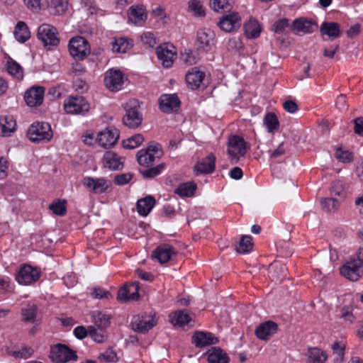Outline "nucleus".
Segmentation results:
<instances>
[{
  "mask_svg": "<svg viewBox=\"0 0 363 363\" xmlns=\"http://www.w3.org/2000/svg\"><path fill=\"white\" fill-rule=\"evenodd\" d=\"M125 113L123 117V124L130 128H137L143 122L140 102L137 99H130L124 106Z\"/></svg>",
  "mask_w": 363,
  "mask_h": 363,
  "instance_id": "nucleus-1",
  "label": "nucleus"
},
{
  "mask_svg": "<svg viewBox=\"0 0 363 363\" xmlns=\"http://www.w3.org/2000/svg\"><path fill=\"white\" fill-rule=\"evenodd\" d=\"M162 155V146L157 143L151 141L145 148H143L137 152L136 157L140 165L149 167L156 159H160Z\"/></svg>",
  "mask_w": 363,
  "mask_h": 363,
  "instance_id": "nucleus-2",
  "label": "nucleus"
},
{
  "mask_svg": "<svg viewBox=\"0 0 363 363\" xmlns=\"http://www.w3.org/2000/svg\"><path fill=\"white\" fill-rule=\"evenodd\" d=\"M28 136L33 142H48L52 139L53 134L48 123L37 122L29 127Z\"/></svg>",
  "mask_w": 363,
  "mask_h": 363,
  "instance_id": "nucleus-3",
  "label": "nucleus"
},
{
  "mask_svg": "<svg viewBox=\"0 0 363 363\" xmlns=\"http://www.w3.org/2000/svg\"><path fill=\"white\" fill-rule=\"evenodd\" d=\"M64 109L68 114L84 116L89 112L90 105L82 96H71L65 101Z\"/></svg>",
  "mask_w": 363,
  "mask_h": 363,
  "instance_id": "nucleus-4",
  "label": "nucleus"
},
{
  "mask_svg": "<svg viewBox=\"0 0 363 363\" xmlns=\"http://www.w3.org/2000/svg\"><path fill=\"white\" fill-rule=\"evenodd\" d=\"M69 51L74 58L82 60L90 54V46L84 38L77 36L69 40Z\"/></svg>",
  "mask_w": 363,
  "mask_h": 363,
  "instance_id": "nucleus-5",
  "label": "nucleus"
},
{
  "mask_svg": "<svg viewBox=\"0 0 363 363\" xmlns=\"http://www.w3.org/2000/svg\"><path fill=\"white\" fill-rule=\"evenodd\" d=\"M37 37L45 47L57 46L60 43L57 28L50 24L44 23L40 26Z\"/></svg>",
  "mask_w": 363,
  "mask_h": 363,
  "instance_id": "nucleus-6",
  "label": "nucleus"
},
{
  "mask_svg": "<svg viewBox=\"0 0 363 363\" xmlns=\"http://www.w3.org/2000/svg\"><path fill=\"white\" fill-rule=\"evenodd\" d=\"M340 272L346 279L356 281L363 274V261L350 259L340 268Z\"/></svg>",
  "mask_w": 363,
  "mask_h": 363,
  "instance_id": "nucleus-7",
  "label": "nucleus"
},
{
  "mask_svg": "<svg viewBox=\"0 0 363 363\" xmlns=\"http://www.w3.org/2000/svg\"><path fill=\"white\" fill-rule=\"evenodd\" d=\"M49 357L55 363H65L71 360L75 361L77 359V355L74 351L61 344L51 347Z\"/></svg>",
  "mask_w": 363,
  "mask_h": 363,
  "instance_id": "nucleus-8",
  "label": "nucleus"
},
{
  "mask_svg": "<svg viewBox=\"0 0 363 363\" xmlns=\"http://www.w3.org/2000/svg\"><path fill=\"white\" fill-rule=\"evenodd\" d=\"M156 324L157 320L155 317L147 314L135 315L131 320L133 330L140 333L147 332Z\"/></svg>",
  "mask_w": 363,
  "mask_h": 363,
  "instance_id": "nucleus-9",
  "label": "nucleus"
},
{
  "mask_svg": "<svg viewBox=\"0 0 363 363\" xmlns=\"http://www.w3.org/2000/svg\"><path fill=\"white\" fill-rule=\"evenodd\" d=\"M40 277V272L37 268L25 264L18 270L16 279L20 284L28 285L37 281Z\"/></svg>",
  "mask_w": 363,
  "mask_h": 363,
  "instance_id": "nucleus-10",
  "label": "nucleus"
},
{
  "mask_svg": "<svg viewBox=\"0 0 363 363\" xmlns=\"http://www.w3.org/2000/svg\"><path fill=\"white\" fill-rule=\"evenodd\" d=\"M123 82V74L121 70L111 69L106 72L104 83L110 91H119L121 89Z\"/></svg>",
  "mask_w": 363,
  "mask_h": 363,
  "instance_id": "nucleus-11",
  "label": "nucleus"
},
{
  "mask_svg": "<svg viewBox=\"0 0 363 363\" xmlns=\"http://www.w3.org/2000/svg\"><path fill=\"white\" fill-rule=\"evenodd\" d=\"M156 53L158 59L164 67L169 68L172 67L176 56L174 47L172 45L168 43L160 45L157 48Z\"/></svg>",
  "mask_w": 363,
  "mask_h": 363,
  "instance_id": "nucleus-12",
  "label": "nucleus"
},
{
  "mask_svg": "<svg viewBox=\"0 0 363 363\" xmlns=\"http://www.w3.org/2000/svg\"><path fill=\"white\" fill-rule=\"evenodd\" d=\"M120 137L119 130L115 128H108L98 134L97 141L104 148L114 146Z\"/></svg>",
  "mask_w": 363,
  "mask_h": 363,
  "instance_id": "nucleus-13",
  "label": "nucleus"
},
{
  "mask_svg": "<svg viewBox=\"0 0 363 363\" xmlns=\"http://www.w3.org/2000/svg\"><path fill=\"white\" fill-rule=\"evenodd\" d=\"M317 28L318 24L316 22L305 17L296 18L290 26L291 30L295 34H298L299 33L304 34L311 33Z\"/></svg>",
  "mask_w": 363,
  "mask_h": 363,
  "instance_id": "nucleus-14",
  "label": "nucleus"
},
{
  "mask_svg": "<svg viewBox=\"0 0 363 363\" xmlns=\"http://www.w3.org/2000/svg\"><path fill=\"white\" fill-rule=\"evenodd\" d=\"M246 152V143L243 138L237 135L229 138L228 153L232 158L238 160L240 156H244Z\"/></svg>",
  "mask_w": 363,
  "mask_h": 363,
  "instance_id": "nucleus-15",
  "label": "nucleus"
},
{
  "mask_svg": "<svg viewBox=\"0 0 363 363\" xmlns=\"http://www.w3.org/2000/svg\"><path fill=\"white\" fill-rule=\"evenodd\" d=\"M139 297V283L126 284L118 291L117 299L121 302L137 300Z\"/></svg>",
  "mask_w": 363,
  "mask_h": 363,
  "instance_id": "nucleus-16",
  "label": "nucleus"
},
{
  "mask_svg": "<svg viewBox=\"0 0 363 363\" xmlns=\"http://www.w3.org/2000/svg\"><path fill=\"white\" fill-rule=\"evenodd\" d=\"M215 43V34L209 29H202L198 31L196 44L199 49L208 52Z\"/></svg>",
  "mask_w": 363,
  "mask_h": 363,
  "instance_id": "nucleus-17",
  "label": "nucleus"
},
{
  "mask_svg": "<svg viewBox=\"0 0 363 363\" xmlns=\"http://www.w3.org/2000/svg\"><path fill=\"white\" fill-rule=\"evenodd\" d=\"M45 89L43 86H33L27 90L24 95L28 106L33 107L42 104L43 101Z\"/></svg>",
  "mask_w": 363,
  "mask_h": 363,
  "instance_id": "nucleus-18",
  "label": "nucleus"
},
{
  "mask_svg": "<svg viewBox=\"0 0 363 363\" xmlns=\"http://www.w3.org/2000/svg\"><path fill=\"white\" fill-rule=\"evenodd\" d=\"M218 26L225 32H231L241 26V18L238 13L233 12L224 16L218 23Z\"/></svg>",
  "mask_w": 363,
  "mask_h": 363,
  "instance_id": "nucleus-19",
  "label": "nucleus"
},
{
  "mask_svg": "<svg viewBox=\"0 0 363 363\" xmlns=\"http://www.w3.org/2000/svg\"><path fill=\"white\" fill-rule=\"evenodd\" d=\"M218 341L217 337L208 332L196 331L192 336V343L200 348L217 344Z\"/></svg>",
  "mask_w": 363,
  "mask_h": 363,
  "instance_id": "nucleus-20",
  "label": "nucleus"
},
{
  "mask_svg": "<svg viewBox=\"0 0 363 363\" xmlns=\"http://www.w3.org/2000/svg\"><path fill=\"white\" fill-rule=\"evenodd\" d=\"M160 108L164 113H171L179 108L180 101L176 94H163L159 99Z\"/></svg>",
  "mask_w": 363,
  "mask_h": 363,
  "instance_id": "nucleus-21",
  "label": "nucleus"
},
{
  "mask_svg": "<svg viewBox=\"0 0 363 363\" xmlns=\"http://www.w3.org/2000/svg\"><path fill=\"white\" fill-rule=\"evenodd\" d=\"M83 184L90 191L95 194H102L108 188V182L104 178L85 177Z\"/></svg>",
  "mask_w": 363,
  "mask_h": 363,
  "instance_id": "nucleus-22",
  "label": "nucleus"
},
{
  "mask_svg": "<svg viewBox=\"0 0 363 363\" xmlns=\"http://www.w3.org/2000/svg\"><path fill=\"white\" fill-rule=\"evenodd\" d=\"M277 324L269 320L261 323L255 330V335L257 338L266 340L277 333Z\"/></svg>",
  "mask_w": 363,
  "mask_h": 363,
  "instance_id": "nucleus-23",
  "label": "nucleus"
},
{
  "mask_svg": "<svg viewBox=\"0 0 363 363\" xmlns=\"http://www.w3.org/2000/svg\"><path fill=\"white\" fill-rule=\"evenodd\" d=\"M216 157L213 153H210L207 157L197 162L195 165L196 174H209L215 170Z\"/></svg>",
  "mask_w": 363,
  "mask_h": 363,
  "instance_id": "nucleus-24",
  "label": "nucleus"
},
{
  "mask_svg": "<svg viewBox=\"0 0 363 363\" xmlns=\"http://www.w3.org/2000/svg\"><path fill=\"white\" fill-rule=\"evenodd\" d=\"M104 166L111 170H118L123 167V158L112 151L106 152L103 157Z\"/></svg>",
  "mask_w": 363,
  "mask_h": 363,
  "instance_id": "nucleus-25",
  "label": "nucleus"
},
{
  "mask_svg": "<svg viewBox=\"0 0 363 363\" xmlns=\"http://www.w3.org/2000/svg\"><path fill=\"white\" fill-rule=\"evenodd\" d=\"M175 251L172 247L168 245H160L157 247L152 252V257L157 259L160 263L167 262Z\"/></svg>",
  "mask_w": 363,
  "mask_h": 363,
  "instance_id": "nucleus-26",
  "label": "nucleus"
},
{
  "mask_svg": "<svg viewBox=\"0 0 363 363\" xmlns=\"http://www.w3.org/2000/svg\"><path fill=\"white\" fill-rule=\"evenodd\" d=\"M16 123L12 116L0 118V135L3 137L10 136L16 130Z\"/></svg>",
  "mask_w": 363,
  "mask_h": 363,
  "instance_id": "nucleus-27",
  "label": "nucleus"
},
{
  "mask_svg": "<svg viewBox=\"0 0 363 363\" xmlns=\"http://www.w3.org/2000/svg\"><path fill=\"white\" fill-rule=\"evenodd\" d=\"M204 76V73L199 70L197 67H193L186 74V81L192 89H195L200 86Z\"/></svg>",
  "mask_w": 363,
  "mask_h": 363,
  "instance_id": "nucleus-28",
  "label": "nucleus"
},
{
  "mask_svg": "<svg viewBox=\"0 0 363 363\" xmlns=\"http://www.w3.org/2000/svg\"><path fill=\"white\" fill-rule=\"evenodd\" d=\"M269 277L275 282L281 281L286 277V267L278 262L269 265Z\"/></svg>",
  "mask_w": 363,
  "mask_h": 363,
  "instance_id": "nucleus-29",
  "label": "nucleus"
},
{
  "mask_svg": "<svg viewBox=\"0 0 363 363\" xmlns=\"http://www.w3.org/2000/svg\"><path fill=\"white\" fill-rule=\"evenodd\" d=\"M155 204V199L152 196H147L137 202V210L140 216H147Z\"/></svg>",
  "mask_w": 363,
  "mask_h": 363,
  "instance_id": "nucleus-30",
  "label": "nucleus"
},
{
  "mask_svg": "<svg viewBox=\"0 0 363 363\" xmlns=\"http://www.w3.org/2000/svg\"><path fill=\"white\" fill-rule=\"evenodd\" d=\"M208 363H228V354L219 347H212L207 352Z\"/></svg>",
  "mask_w": 363,
  "mask_h": 363,
  "instance_id": "nucleus-31",
  "label": "nucleus"
},
{
  "mask_svg": "<svg viewBox=\"0 0 363 363\" xmlns=\"http://www.w3.org/2000/svg\"><path fill=\"white\" fill-rule=\"evenodd\" d=\"M322 35H326L330 38H336L340 35V27L337 23L323 22L320 27Z\"/></svg>",
  "mask_w": 363,
  "mask_h": 363,
  "instance_id": "nucleus-32",
  "label": "nucleus"
},
{
  "mask_svg": "<svg viewBox=\"0 0 363 363\" xmlns=\"http://www.w3.org/2000/svg\"><path fill=\"white\" fill-rule=\"evenodd\" d=\"M112 50L113 52L118 53H125L133 46L131 40L125 38H114L111 43Z\"/></svg>",
  "mask_w": 363,
  "mask_h": 363,
  "instance_id": "nucleus-33",
  "label": "nucleus"
},
{
  "mask_svg": "<svg viewBox=\"0 0 363 363\" xmlns=\"http://www.w3.org/2000/svg\"><path fill=\"white\" fill-rule=\"evenodd\" d=\"M245 35L247 38H257L261 32L260 25L255 19L250 18L244 25Z\"/></svg>",
  "mask_w": 363,
  "mask_h": 363,
  "instance_id": "nucleus-34",
  "label": "nucleus"
},
{
  "mask_svg": "<svg viewBox=\"0 0 363 363\" xmlns=\"http://www.w3.org/2000/svg\"><path fill=\"white\" fill-rule=\"evenodd\" d=\"M22 320L34 323L37 320L38 307L35 304H28L21 309Z\"/></svg>",
  "mask_w": 363,
  "mask_h": 363,
  "instance_id": "nucleus-35",
  "label": "nucleus"
},
{
  "mask_svg": "<svg viewBox=\"0 0 363 363\" xmlns=\"http://www.w3.org/2000/svg\"><path fill=\"white\" fill-rule=\"evenodd\" d=\"M196 189V185L192 182H185L180 184L175 189L174 193L180 197L193 196Z\"/></svg>",
  "mask_w": 363,
  "mask_h": 363,
  "instance_id": "nucleus-36",
  "label": "nucleus"
},
{
  "mask_svg": "<svg viewBox=\"0 0 363 363\" xmlns=\"http://www.w3.org/2000/svg\"><path fill=\"white\" fill-rule=\"evenodd\" d=\"M13 35L15 38L20 43H25L30 36L27 25L23 21L18 22L15 27Z\"/></svg>",
  "mask_w": 363,
  "mask_h": 363,
  "instance_id": "nucleus-37",
  "label": "nucleus"
},
{
  "mask_svg": "<svg viewBox=\"0 0 363 363\" xmlns=\"http://www.w3.org/2000/svg\"><path fill=\"white\" fill-rule=\"evenodd\" d=\"M169 318L173 325L179 326H184L191 320L184 311H179L172 313L169 315Z\"/></svg>",
  "mask_w": 363,
  "mask_h": 363,
  "instance_id": "nucleus-38",
  "label": "nucleus"
},
{
  "mask_svg": "<svg viewBox=\"0 0 363 363\" xmlns=\"http://www.w3.org/2000/svg\"><path fill=\"white\" fill-rule=\"evenodd\" d=\"M145 140L143 135L140 133L135 134L133 136L123 140L122 145L125 149H135L140 146Z\"/></svg>",
  "mask_w": 363,
  "mask_h": 363,
  "instance_id": "nucleus-39",
  "label": "nucleus"
},
{
  "mask_svg": "<svg viewBox=\"0 0 363 363\" xmlns=\"http://www.w3.org/2000/svg\"><path fill=\"white\" fill-rule=\"evenodd\" d=\"M328 359L326 353L320 349L313 348L308 351L310 363H324Z\"/></svg>",
  "mask_w": 363,
  "mask_h": 363,
  "instance_id": "nucleus-40",
  "label": "nucleus"
},
{
  "mask_svg": "<svg viewBox=\"0 0 363 363\" xmlns=\"http://www.w3.org/2000/svg\"><path fill=\"white\" fill-rule=\"evenodd\" d=\"M253 247L252 238L250 235H243L236 247L238 253L245 254L250 252Z\"/></svg>",
  "mask_w": 363,
  "mask_h": 363,
  "instance_id": "nucleus-41",
  "label": "nucleus"
},
{
  "mask_svg": "<svg viewBox=\"0 0 363 363\" xmlns=\"http://www.w3.org/2000/svg\"><path fill=\"white\" fill-rule=\"evenodd\" d=\"M164 167V164L161 163L154 167H150L146 169H140L139 172L145 179H153L160 175Z\"/></svg>",
  "mask_w": 363,
  "mask_h": 363,
  "instance_id": "nucleus-42",
  "label": "nucleus"
},
{
  "mask_svg": "<svg viewBox=\"0 0 363 363\" xmlns=\"http://www.w3.org/2000/svg\"><path fill=\"white\" fill-rule=\"evenodd\" d=\"M233 4V0H211L210 6L215 11H229Z\"/></svg>",
  "mask_w": 363,
  "mask_h": 363,
  "instance_id": "nucleus-43",
  "label": "nucleus"
},
{
  "mask_svg": "<svg viewBox=\"0 0 363 363\" xmlns=\"http://www.w3.org/2000/svg\"><path fill=\"white\" fill-rule=\"evenodd\" d=\"M92 317L95 325L99 328V329L105 328L110 324L109 316L101 311L94 312Z\"/></svg>",
  "mask_w": 363,
  "mask_h": 363,
  "instance_id": "nucleus-44",
  "label": "nucleus"
},
{
  "mask_svg": "<svg viewBox=\"0 0 363 363\" xmlns=\"http://www.w3.org/2000/svg\"><path fill=\"white\" fill-rule=\"evenodd\" d=\"M264 123L269 133H273L279 128L278 118L275 113L272 112H269L265 115Z\"/></svg>",
  "mask_w": 363,
  "mask_h": 363,
  "instance_id": "nucleus-45",
  "label": "nucleus"
},
{
  "mask_svg": "<svg viewBox=\"0 0 363 363\" xmlns=\"http://www.w3.org/2000/svg\"><path fill=\"white\" fill-rule=\"evenodd\" d=\"M130 13L136 22L144 21L147 18V13L143 6L130 7Z\"/></svg>",
  "mask_w": 363,
  "mask_h": 363,
  "instance_id": "nucleus-46",
  "label": "nucleus"
},
{
  "mask_svg": "<svg viewBox=\"0 0 363 363\" xmlns=\"http://www.w3.org/2000/svg\"><path fill=\"white\" fill-rule=\"evenodd\" d=\"M101 329H96L94 326L89 327V335L96 342H104L107 336L104 330Z\"/></svg>",
  "mask_w": 363,
  "mask_h": 363,
  "instance_id": "nucleus-47",
  "label": "nucleus"
},
{
  "mask_svg": "<svg viewBox=\"0 0 363 363\" xmlns=\"http://www.w3.org/2000/svg\"><path fill=\"white\" fill-rule=\"evenodd\" d=\"M7 70L11 75L17 79L23 78V69L16 62L13 60L9 61L7 63Z\"/></svg>",
  "mask_w": 363,
  "mask_h": 363,
  "instance_id": "nucleus-48",
  "label": "nucleus"
},
{
  "mask_svg": "<svg viewBox=\"0 0 363 363\" xmlns=\"http://www.w3.org/2000/svg\"><path fill=\"white\" fill-rule=\"evenodd\" d=\"M335 157L341 162H351L354 160L353 154L349 150H343L341 147H337Z\"/></svg>",
  "mask_w": 363,
  "mask_h": 363,
  "instance_id": "nucleus-49",
  "label": "nucleus"
},
{
  "mask_svg": "<svg viewBox=\"0 0 363 363\" xmlns=\"http://www.w3.org/2000/svg\"><path fill=\"white\" fill-rule=\"evenodd\" d=\"M65 203V201L57 200L50 204L49 208L53 212L54 214L62 216L66 213Z\"/></svg>",
  "mask_w": 363,
  "mask_h": 363,
  "instance_id": "nucleus-50",
  "label": "nucleus"
},
{
  "mask_svg": "<svg viewBox=\"0 0 363 363\" xmlns=\"http://www.w3.org/2000/svg\"><path fill=\"white\" fill-rule=\"evenodd\" d=\"M181 58L187 65H195L199 60L198 55L190 50H185L184 52L182 53Z\"/></svg>",
  "mask_w": 363,
  "mask_h": 363,
  "instance_id": "nucleus-51",
  "label": "nucleus"
},
{
  "mask_svg": "<svg viewBox=\"0 0 363 363\" xmlns=\"http://www.w3.org/2000/svg\"><path fill=\"white\" fill-rule=\"evenodd\" d=\"M98 358L103 362H114L117 361V354L112 349H108L101 353Z\"/></svg>",
  "mask_w": 363,
  "mask_h": 363,
  "instance_id": "nucleus-52",
  "label": "nucleus"
},
{
  "mask_svg": "<svg viewBox=\"0 0 363 363\" xmlns=\"http://www.w3.org/2000/svg\"><path fill=\"white\" fill-rule=\"evenodd\" d=\"M142 43L148 48H152L157 44L156 38L151 32H145L140 36Z\"/></svg>",
  "mask_w": 363,
  "mask_h": 363,
  "instance_id": "nucleus-53",
  "label": "nucleus"
},
{
  "mask_svg": "<svg viewBox=\"0 0 363 363\" xmlns=\"http://www.w3.org/2000/svg\"><path fill=\"white\" fill-rule=\"evenodd\" d=\"M289 27V22L287 18H281L277 21L272 26V30L276 33H282L286 28Z\"/></svg>",
  "mask_w": 363,
  "mask_h": 363,
  "instance_id": "nucleus-54",
  "label": "nucleus"
},
{
  "mask_svg": "<svg viewBox=\"0 0 363 363\" xmlns=\"http://www.w3.org/2000/svg\"><path fill=\"white\" fill-rule=\"evenodd\" d=\"M321 204L323 206V208H324L325 211L331 212L337 209L338 206V202L337 199L333 198H327V199H323L321 200Z\"/></svg>",
  "mask_w": 363,
  "mask_h": 363,
  "instance_id": "nucleus-55",
  "label": "nucleus"
},
{
  "mask_svg": "<svg viewBox=\"0 0 363 363\" xmlns=\"http://www.w3.org/2000/svg\"><path fill=\"white\" fill-rule=\"evenodd\" d=\"M189 8L196 16H203L205 15L203 6L198 0L191 1L189 4Z\"/></svg>",
  "mask_w": 363,
  "mask_h": 363,
  "instance_id": "nucleus-56",
  "label": "nucleus"
},
{
  "mask_svg": "<svg viewBox=\"0 0 363 363\" xmlns=\"http://www.w3.org/2000/svg\"><path fill=\"white\" fill-rule=\"evenodd\" d=\"M269 158L271 160H277L281 159L286 154V148L284 147V143H281L273 151L269 150Z\"/></svg>",
  "mask_w": 363,
  "mask_h": 363,
  "instance_id": "nucleus-57",
  "label": "nucleus"
},
{
  "mask_svg": "<svg viewBox=\"0 0 363 363\" xmlns=\"http://www.w3.org/2000/svg\"><path fill=\"white\" fill-rule=\"evenodd\" d=\"M228 49L231 51L238 52L243 48V43L240 38H232L228 40Z\"/></svg>",
  "mask_w": 363,
  "mask_h": 363,
  "instance_id": "nucleus-58",
  "label": "nucleus"
},
{
  "mask_svg": "<svg viewBox=\"0 0 363 363\" xmlns=\"http://www.w3.org/2000/svg\"><path fill=\"white\" fill-rule=\"evenodd\" d=\"M33 352L34 350L32 347L25 346L22 347L19 350L13 352V355L17 358L28 359L33 355Z\"/></svg>",
  "mask_w": 363,
  "mask_h": 363,
  "instance_id": "nucleus-59",
  "label": "nucleus"
},
{
  "mask_svg": "<svg viewBox=\"0 0 363 363\" xmlns=\"http://www.w3.org/2000/svg\"><path fill=\"white\" fill-rule=\"evenodd\" d=\"M26 7L33 12H38L43 6V0H23Z\"/></svg>",
  "mask_w": 363,
  "mask_h": 363,
  "instance_id": "nucleus-60",
  "label": "nucleus"
},
{
  "mask_svg": "<svg viewBox=\"0 0 363 363\" xmlns=\"http://www.w3.org/2000/svg\"><path fill=\"white\" fill-rule=\"evenodd\" d=\"M133 177V175L131 173H123L117 174L115 177L114 182L118 185H125L131 180Z\"/></svg>",
  "mask_w": 363,
  "mask_h": 363,
  "instance_id": "nucleus-61",
  "label": "nucleus"
},
{
  "mask_svg": "<svg viewBox=\"0 0 363 363\" xmlns=\"http://www.w3.org/2000/svg\"><path fill=\"white\" fill-rule=\"evenodd\" d=\"M333 353L336 354L335 361L343 359L345 346L339 342H335L332 345Z\"/></svg>",
  "mask_w": 363,
  "mask_h": 363,
  "instance_id": "nucleus-62",
  "label": "nucleus"
},
{
  "mask_svg": "<svg viewBox=\"0 0 363 363\" xmlns=\"http://www.w3.org/2000/svg\"><path fill=\"white\" fill-rule=\"evenodd\" d=\"M354 132L355 134L363 137V117H357L353 120Z\"/></svg>",
  "mask_w": 363,
  "mask_h": 363,
  "instance_id": "nucleus-63",
  "label": "nucleus"
},
{
  "mask_svg": "<svg viewBox=\"0 0 363 363\" xmlns=\"http://www.w3.org/2000/svg\"><path fill=\"white\" fill-rule=\"evenodd\" d=\"M91 295L95 298H108L111 294L108 291L102 288L97 287L94 289Z\"/></svg>",
  "mask_w": 363,
  "mask_h": 363,
  "instance_id": "nucleus-64",
  "label": "nucleus"
}]
</instances>
